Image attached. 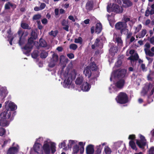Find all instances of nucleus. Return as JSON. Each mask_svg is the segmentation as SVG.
<instances>
[{"label": "nucleus", "mask_w": 154, "mask_h": 154, "mask_svg": "<svg viewBox=\"0 0 154 154\" xmlns=\"http://www.w3.org/2000/svg\"><path fill=\"white\" fill-rule=\"evenodd\" d=\"M117 103L120 104H125L129 102V98L127 94L124 92L119 93L115 98Z\"/></svg>", "instance_id": "nucleus-2"}, {"label": "nucleus", "mask_w": 154, "mask_h": 154, "mask_svg": "<svg viewBox=\"0 0 154 154\" xmlns=\"http://www.w3.org/2000/svg\"><path fill=\"white\" fill-rule=\"evenodd\" d=\"M127 33V39H129L130 38H131L132 36V32H129L128 33V32H126Z\"/></svg>", "instance_id": "nucleus-62"}, {"label": "nucleus", "mask_w": 154, "mask_h": 154, "mask_svg": "<svg viewBox=\"0 0 154 154\" xmlns=\"http://www.w3.org/2000/svg\"><path fill=\"white\" fill-rule=\"evenodd\" d=\"M78 46L77 45L74 44H72L69 45V48L73 50H75L77 48Z\"/></svg>", "instance_id": "nucleus-45"}, {"label": "nucleus", "mask_w": 154, "mask_h": 154, "mask_svg": "<svg viewBox=\"0 0 154 154\" xmlns=\"http://www.w3.org/2000/svg\"><path fill=\"white\" fill-rule=\"evenodd\" d=\"M6 133L5 129L2 127H0V136H3Z\"/></svg>", "instance_id": "nucleus-36"}, {"label": "nucleus", "mask_w": 154, "mask_h": 154, "mask_svg": "<svg viewBox=\"0 0 154 154\" xmlns=\"http://www.w3.org/2000/svg\"><path fill=\"white\" fill-rule=\"evenodd\" d=\"M107 11L108 12H113L116 14L122 13L123 11V8L118 5L113 4L111 6V4L108 5L107 7Z\"/></svg>", "instance_id": "nucleus-5"}, {"label": "nucleus", "mask_w": 154, "mask_h": 154, "mask_svg": "<svg viewBox=\"0 0 154 154\" xmlns=\"http://www.w3.org/2000/svg\"><path fill=\"white\" fill-rule=\"evenodd\" d=\"M21 27L24 29H28L29 25L26 23H22L21 24Z\"/></svg>", "instance_id": "nucleus-48"}, {"label": "nucleus", "mask_w": 154, "mask_h": 154, "mask_svg": "<svg viewBox=\"0 0 154 154\" xmlns=\"http://www.w3.org/2000/svg\"><path fill=\"white\" fill-rule=\"evenodd\" d=\"M41 21L42 23L44 25H46L48 23V22L47 20L45 18L43 19Z\"/></svg>", "instance_id": "nucleus-59"}, {"label": "nucleus", "mask_w": 154, "mask_h": 154, "mask_svg": "<svg viewBox=\"0 0 154 154\" xmlns=\"http://www.w3.org/2000/svg\"><path fill=\"white\" fill-rule=\"evenodd\" d=\"M8 107L11 109L10 111H14L17 109V106L13 103H9L8 104Z\"/></svg>", "instance_id": "nucleus-25"}, {"label": "nucleus", "mask_w": 154, "mask_h": 154, "mask_svg": "<svg viewBox=\"0 0 154 154\" xmlns=\"http://www.w3.org/2000/svg\"><path fill=\"white\" fill-rule=\"evenodd\" d=\"M8 121L2 119L0 120V126L2 127H5L8 126Z\"/></svg>", "instance_id": "nucleus-27"}, {"label": "nucleus", "mask_w": 154, "mask_h": 154, "mask_svg": "<svg viewBox=\"0 0 154 154\" xmlns=\"http://www.w3.org/2000/svg\"><path fill=\"white\" fill-rule=\"evenodd\" d=\"M149 8L148 7L145 11V15L146 17H148L149 16Z\"/></svg>", "instance_id": "nucleus-57"}, {"label": "nucleus", "mask_w": 154, "mask_h": 154, "mask_svg": "<svg viewBox=\"0 0 154 154\" xmlns=\"http://www.w3.org/2000/svg\"><path fill=\"white\" fill-rule=\"evenodd\" d=\"M94 3L92 1H88L86 4L85 8L87 10L90 11L93 8Z\"/></svg>", "instance_id": "nucleus-17"}, {"label": "nucleus", "mask_w": 154, "mask_h": 154, "mask_svg": "<svg viewBox=\"0 0 154 154\" xmlns=\"http://www.w3.org/2000/svg\"><path fill=\"white\" fill-rule=\"evenodd\" d=\"M32 57L34 59H36L38 56V51H34L31 54Z\"/></svg>", "instance_id": "nucleus-40"}, {"label": "nucleus", "mask_w": 154, "mask_h": 154, "mask_svg": "<svg viewBox=\"0 0 154 154\" xmlns=\"http://www.w3.org/2000/svg\"><path fill=\"white\" fill-rule=\"evenodd\" d=\"M72 80V75L70 74H67V77L64 81V84H65V87L69 88L71 83Z\"/></svg>", "instance_id": "nucleus-10"}, {"label": "nucleus", "mask_w": 154, "mask_h": 154, "mask_svg": "<svg viewBox=\"0 0 154 154\" xmlns=\"http://www.w3.org/2000/svg\"><path fill=\"white\" fill-rule=\"evenodd\" d=\"M41 17V15L40 14H37L34 15L32 17L33 20H36L40 19Z\"/></svg>", "instance_id": "nucleus-42"}, {"label": "nucleus", "mask_w": 154, "mask_h": 154, "mask_svg": "<svg viewBox=\"0 0 154 154\" xmlns=\"http://www.w3.org/2000/svg\"><path fill=\"white\" fill-rule=\"evenodd\" d=\"M11 37V36L9 35L8 36V41H9V43L11 45H12V42L14 39V37H11L10 40H9V39H10Z\"/></svg>", "instance_id": "nucleus-50"}, {"label": "nucleus", "mask_w": 154, "mask_h": 154, "mask_svg": "<svg viewBox=\"0 0 154 154\" xmlns=\"http://www.w3.org/2000/svg\"><path fill=\"white\" fill-rule=\"evenodd\" d=\"M77 141L75 140H69L68 144V149H71L72 146L74 145H77Z\"/></svg>", "instance_id": "nucleus-24"}, {"label": "nucleus", "mask_w": 154, "mask_h": 154, "mask_svg": "<svg viewBox=\"0 0 154 154\" xmlns=\"http://www.w3.org/2000/svg\"><path fill=\"white\" fill-rule=\"evenodd\" d=\"M48 55V53L44 51H42L40 54V57L42 58H45Z\"/></svg>", "instance_id": "nucleus-35"}, {"label": "nucleus", "mask_w": 154, "mask_h": 154, "mask_svg": "<svg viewBox=\"0 0 154 154\" xmlns=\"http://www.w3.org/2000/svg\"><path fill=\"white\" fill-rule=\"evenodd\" d=\"M129 145L132 149L136 151L137 150V148L133 140L130 141L129 142Z\"/></svg>", "instance_id": "nucleus-28"}, {"label": "nucleus", "mask_w": 154, "mask_h": 154, "mask_svg": "<svg viewBox=\"0 0 154 154\" xmlns=\"http://www.w3.org/2000/svg\"><path fill=\"white\" fill-rule=\"evenodd\" d=\"M115 29L118 31H119L121 35L125 34L126 32H129V30L127 28V23L123 22H119L117 23L115 25Z\"/></svg>", "instance_id": "nucleus-4"}, {"label": "nucleus", "mask_w": 154, "mask_h": 154, "mask_svg": "<svg viewBox=\"0 0 154 154\" xmlns=\"http://www.w3.org/2000/svg\"><path fill=\"white\" fill-rule=\"evenodd\" d=\"M125 83V82L124 79H120L116 82L115 85L117 88H121L123 87Z\"/></svg>", "instance_id": "nucleus-18"}, {"label": "nucleus", "mask_w": 154, "mask_h": 154, "mask_svg": "<svg viewBox=\"0 0 154 154\" xmlns=\"http://www.w3.org/2000/svg\"><path fill=\"white\" fill-rule=\"evenodd\" d=\"M34 38L31 37L28 39L27 43L22 48L23 53L27 56L29 55V53L33 48L34 43Z\"/></svg>", "instance_id": "nucleus-1"}, {"label": "nucleus", "mask_w": 154, "mask_h": 154, "mask_svg": "<svg viewBox=\"0 0 154 154\" xmlns=\"http://www.w3.org/2000/svg\"><path fill=\"white\" fill-rule=\"evenodd\" d=\"M41 144L39 143H35L33 146V149L35 152L38 154H43V151L40 148Z\"/></svg>", "instance_id": "nucleus-12"}, {"label": "nucleus", "mask_w": 154, "mask_h": 154, "mask_svg": "<svg viewBox=\"0 0 154 154\" xmlns=\"http://www.w3.org/2000/svg\"><path fill=\"white\" fill-rule=\"evenodd\" d=\"M11 115V111L9 110H5L2 112L0 114V116L3 119H9Z\"/></svg>", "instance_id": "nucleus-11"}, {"label": "nucleus", "mask_w": 154, "mask_h": 154, "mask_svg": "<svg viewBox=\"0 0 154 154\" xmlns=\"http://www.w3.org/2000/svg\"><path fill=\"white\" fill-rule=\"evenodd\" d=\"M42 148L45 154H50L51 151L54 154L56 151V144L54 143H52L50 145L48 143H44Z\"/></svg>", "instance_id": "nucleus-3"}, {"label": "nucleus", "mask_w": 154, "mask_h": 154, "mask_svg": "<svg viewBox=\"0 0 154 154\" xmlns=\"http://www.w3.org/2000/svg\"><path fill=\"white\" fill-rule=\"evenodd\" d=\"M127 73L126 70L123 69L120 70H117L114 72V75L115 77L120 78L124 77Z\"/></svg>", "instance_id": "nucleus-7"}, {"label": "nucleus", "mask_w": 154, "mask_h": 154, "mask_svg": "<svg viewBox=\"0 0 154 154\" xmlns=\"http://www.w3.org/2000/svg\"><path fill=\"white\" fill-rule=\"evenodd\" d=\"M8 92L6 87H2L0 88V96L2 99L5 98L7 95Z\"/></svg>", "instance_id": "nucleus-13"}, {"label": "nucleus", "mask_w": 154, "mask_h": 154, "mask_svg": "<svg viewBox=\"0 0 154 154\" xmlns=\"http://www.w3.org/2000/svg\"><path fill=\"white\" fill-rule=\"evenodd\" d=\"M142 25L140 24L138 25L137 27L135 28V33L138 32L141 29Z\"/></svg>", "instance_id": "nucleus-46"}, {"label": "nucleus", "mask_w": 154, "mask_h": 154, "mask_svg": "<svg viewBox=\"0 0 154 154\" xmlns=\"http://www.w3.org/2000/svg\"><path fill=\"white\" fill-rule=\"evenodd\" d=\"M83 39L81 37H79L78 38L75 39L74 42L76 43H79L81 44L82 43Z\"/></svg>", "instance_id": "nucleus-34"}, {"label": "nucleus", "mask_w": 154, "mask_h": 154, "mask_svg": "<svg viewBox=\"0 0 154 154\" xmlns=\"http://www.w3.org/2000/svg\"><path fill=\"white\" fill-rule=\"evenodd\" d=\"M58 32L57 30H56L54 31L52 30L51 32H49V34L50 35H52L55 37L57 36Z\"/></svg>", "instance_id": "nucleus-39"}, {"label": "nucleus", "mask_w": 154, "mask_h": 154, "mask_svg": "<svg viewBox=\"0 0 154 154\" xmlns=\"http://www.w3.org/2000/svg\"><path fill=\"white\" fill-rule=\"evenodd\" d=\"M19 149L18 145L16 146L11 147L8 150L7 154H17L19 151Z\"/></svg>", "instance_id": "nucleus-9"}, {"label": "nucleus", "mask_w": 154, "mask_h": 154, "mask_svg": "<svg viewBox=\"0 0 154 154\" xmlns=\"http://www.w3.org/2000/svg\"><path fill=\"white\" fill-rule=\"evenodd\" d=\"M140 140H136V143L138 147L143 149L146 143V140L145 137L141 134L140 135Z\"/></svg>", "instance_id": "nucleus-6"}, {"label": "nucleus", "mask_w": 154, "mask_h": 154, "mask_svg": "<svg viewBox=\"0 0 154 154\" xmlns=\"http://www.w3.org/2000/svg\"><path fill=\"white\" fill-rule=\"evenodd\" d=\"M140 67L143 71L144 72L146 71V69L145 65L144 64L142 63Z\"/></svg>", "instance_id": "nucleus-53"}, {"label": "nucleus", "mask_w": 154, "mask_h": 154, "mask_svg": "<svg viewBox=\"0 0 154 154\" xmlns=\"http://www.w3.org/2000/svg\"><path fill=\"white\" fill-rule=\"evenodd\" d=\"M139 58V56L137 53H135L134 55H131L128 58V59L130 60L131 62H134L138 60Z\"/></svg>", "instance_id": "nucleus-20"}, {"label": "nucleus", "mask_w": 154, "mask_h": 154, "mask_svg": "<svg viewBox=\"0 0 154 154\" xmlns=\"http://www.w3.org/2000/svg\"><path fill=\"white\" fill-rule=\"evenodd\" d=\"M124 23H126L130 21V19L128 17H125L124 18Z\"/></svg>", "instance_id": "nucleus-61"}, {"label": "nucleus", "mask_w": 154, "mask_h": 154, "mask_svg": "<svg viewBox=\"0 0 154 154\" xmlns=\"http://www.w3.org/2000/svg\"><path fill=\"white\" fill-rule=\"evenodd\" d=\"M89 68L92 71H96L97 69L96 65L94 62L90 64Z\"/></svg>", "instance_id": "nucleus-31"}, {"label": "nucleus", "mask_w": 154, "mask_h": 154, "mask_svg": "<svg viewBox=\"0 0 154 154\" xmlns=\"http://www.w3.org/2000/svg\"><path fill=\"white\" fill-rule=\"evenodd\" d=\"M68 22L66 20L63 19L61 22V24L62 26H64L68 24Z\"/></svg>", "instance_id": "nucleus-52"}, {"label": "nucleus", "mask_w": 154, "mask_h": 154, "mask_svg": "<svg viewBox=\"0 0 154 154\" xmlns=\"http://www.w3.org/2000/svg\"><path fill=\"white\" fill-rule=\"evenodd\" d=\"M96 150L95 151V154H100L101 152L103 147L101 145L97 146H96Z\"/></svg>", "instance_id": "nucleus-29"}, {"label": "nucleus", "mask_w": 154, "mask_h": 154, "mask_svg": "<svg viewBox=\"0 0 154 154\" xmlns=\"http://www.w3.org/2000/svg\"><path fill=\"white\" fill-rule=\"evenodd\" d=\"M23 35V33H22L20 37L19 40L18 42V43L19 45L21 46L24 43V40L22 38V36Z\"/></svg>", "instance_id": "nucleus-43"}, {"label": "nucleus", "mask_w": 154, "mask_h": 154, "mask_svg": "<svg viewBox=\"0 0 154 154\" xmlns=\"http://www.w3.org/2000/svg\"><path fill=\"white\" fill-rule=\"evenodd\" d=\"M56 63V62L51 60V61L48 64V66L49 67L51 68L53 67L55 65Z\"/></svg>", "instance_id": "nucleus-47"}, {"label": "nucleus", "mask_w": 154, "mask_h": 154, "mask_svg": "<svg viewBox=\"0 0 154 154\" xmlns=\"http://www.w3.org/2000/svg\"><path fill=\"white\" fill-rule=\"evenodd\" d=\"M97 80V77L94 76L93 77H92L89 80V82L92 84H94L95 82V80Z\"/></svg>", "instance_id": "nucleus-44"}, {"label": "nucleus", "mask_w": 154, "mask_h": 154, "mask_svg": "<svg viewBox=\"0 0 154 154\" xmlns=\"http://www.w3.org/2000/svg\"><path fill=\"white\" fill-rule=\"evenodd\" d=\"M84 78L82 76L78 77L75 81V84L78 85H80L84 82Z\"/></svg>", "instance_id": "nucleus-22"}, {"label": "nucleus", "mask_w": 154, "mask_h": 154, "mask_svg": "<svg viewBox=\"0 0 154 154\" xmlns=\"http://www.w3.org/2000/svg\"><path fill=\"white\" fill-rule=\"evenodd\" d=\"M149 42L151 44L154 45V37L153 36L150 38Z\"/></svg>", "instance_id": "nucleus-64"}, {"label": "nucleus", "mask_w": 154, "mask_h": 154, "mask_svg": "<svg viewBox=\"0 0 154 154\" xmlns=\"http://www.w3.org/2000/svg\"><path fill=\"white\" fill-rule=\"evenodd\" d=\"M10 7L13 9H14L16 8L17 6L16 5L8 2L5 4V8L6 9H9L10 8Z\"/></svg>", "instance_id": "nucleus-19"}, {"label": "nucleus", "mask_w": 154, "mask_h": 154, "mask_svg": "<svg viewBox=\"0 0 154 154\" xmlns=\"http://www.w3.org/2000/svg\"><path fill=\"white\" fill-rule=\"evenodd\" d=\"M149 154H154V147H151L149 151Z\"/></svg>", "instance_id": "nucleus-58"}, {"label": "nucleus", "mask_w": 154, "mask_h": 154, "mask_svg": "<svg viewBox=\"0 0 154 154\" xmlns=\"http://www.w3.org/2000/svg\"><path fill=\"white\" fill-rule=\"evenodd\" d=\"M83 74L86 77H88V78H90L91 77V72L89 68V66H87L85 68L83 71Z\"/></svg>", "instance_id": "nucleus-16"}, {"label": "nucleus", "mask_w": 154, "mask_h": 154, "mask_svg": "<svg viewBox=\"0 0 154 154\" xmlns=\"http://www.w3.org/2000/svg\"><path fill=\"white\" fill-rule=\"evenodd\" d=\"M31 35V37L34 38V40H35L37 37V34L34 30H32Z\"/></svg>", "instance_id": "nucleus-38"}, {"label": "nucleus", "mask_w": 154, "mask_h": 154, "mask_svg": "<svg viewBox=\"0 0 154 154\" xmlns=\"http://www.w3.org/2000/svg\"><path fill=\"white\" fill-rule=\"evenodd\" d=\"M104 151L106 154H111L112 152L111 149L108 146L105 147Z\"/></svg>", "instance_id": "nucleus-37"}, {"label": "nucleus", "mask_w": 154, "mask_h": 154, "mask_svg": "<svg viewBox=\"0 0 154 154\" xmlns=\"http://www.w3.org/2000/svg\"><path fill=\"white\" fill-rule=\"evenodd\" d=\"M91 85L87 82H84L80 86L81 90L83 91H88L90 90Z\"/></svg>", "instance_id": "nucleus-14"}, {"label": "nucleus", "mask_w": 154, "mask_h": 154, "mask_svg": "<svg viewBox=\"0 0 154 154\" xmlns=\"http://www.w3.org/2000/svg\"><path fill=\"white\" fill-rule=\"evenodd\" d=\"M51 60L56 63L58 60V55L57 54H53L52 56V59Z\"/></svg>", "instance_id": "nucleus-41"}, {"label": "nucleus", "mask_w": 154, "mask_h": 154, "mask_svg": "<svg viewBox=\"0 0 154 154\" xmlns=\"http://www.w3.org/2000/svg\"><path fill=\"white\" fill-rule=\"evenodd\" d=\"M146 33L147 31L146 29H143L138 35V37L140 38L143 37L146 34Z\"/></svg>", "instance_id": "nucleus-30"}, {"label": "nucleus", "mask_w": 154, "mask_h": 154, "mask_svg": "<svg viewBox=\"0 0 154 154\" xmlns=\"http://www.w3.org/2000/svg\"><path fill=\"white\" fill-rule=\"evenodd\" d=\"M65 59V57L64 55H62L60 56L59 58L60 63H62L63 62V60Z\"/></svg>", "instance_id": "nucleus-51"}, {"label": "nucleus", "mask_w": 154, "mask_h": 154, "mask_svg": "<svg viewBox=\"0 0 154 154\" xmlns=\"http://www.w3.org/2000/svg\"><path fill=\"white\" fill-rule=\"evenodd\" d=\"M45 6L46 4L45 3H42L40 5L39 7L42 10L43 9L45 8Z\"/></svg>", "instance_id": "nucleus-60"}, {"label": "nucleus", "mask_w": 154, "mask_h": 154, "mask_svg": "<svg viewBox=\"0 0 154 154\" xmlns=\"http://www.w3.org/2000/svg\"><path fill=\"white\" fill-rule=\"evenodd\" d=\"M67 56L70 59H72L74 58V55L72 53H69L67 54Z\"/></svg>", "instance_id": "nucleus-55"}, {"label": "nucleus", "mask_w": 154, "mask_h": 154, "mask_svg": "<svg viewBox=\"0 0 154 154\" xmlns=\"http://www.w3.org/2000/svg\"><path fill=\"white\" fill-rule=\"evenodd\" d=\"M148 90H149L150 89H151L152 90L149 94L150 96L152 95L153 94L154 92V87L153 86V85L151 83H149L148 86Z\"/></svg>", "instance_id": "nucleus-32"}, {"label": "nucleus", "mask_w": 154, "mask_h": 154, "mask_svg": "<svg viewBox=\"0 0 154 154\" xmlns=\"http://www.w3.org/2000/svg\"><path fill=\"white\" fill-rule=\"evenodd\" d=\"M123 1L124 6L125 8L130 7L133 5L132 2L129 0H123Z\"/></svg>", "instance_id": "nucleus-23"}, {"label": "nucleus", "mask_w": 154, "mask_h": 154, "mask_svg": "<svg viewBox=\"0 0 154 154\" xmlns=\"http://www.w3.org/2000/svg\"><path fill=\"white\" fill-rule=\"evenodd\" d=\"M135 138V136L134 134L130 135L128 137V139L131 140H134Z\"/></svg>", "instance_id": "nucleus-54"}, {"label": "nucleus", "mask_w": 154, "mask_h": 154, "mask_svg": "<svg viewBox=\"0 0 154 154\" xmlns=\"http://www.w3.org/2000/svg\"><path fill=\"white\" fill-rule=\"evenodd\" d=\"M65 142L64 141L63 142L60 143V144L59 145V147L60 148H63L65 146Z\"/></svg>", "instance_id": "nucleus-56"}, {"label": "nucleus", "mask_w": 154, "mask_h": 154, "mask_svg": "<svg viewBox=\"0 0 154 154\" xmlns=\"http://www.w3.org/2000/svg\"><path fill=\"white\" fill-rule=\"evenodd\" d=\"M79 151V147L77 145H74L73 148V153L77 154Z\"/></svg>", "instance_id": "nucleus-33"}, {"label": "nucleus", "mask_w": 154, "mask_h": 154, "mask_svg": "<svg viewBox=\"0 0 154 154\" xmlns=\"http://www.w3.org/2000/svg\"><path fill=\"white\" fill-rule=\"evenodd\" d=\"M102 29V25L100 23H97L96 25L95 32L97 34H99Z\"/></svg>", "instance_id": "nucleus-21"}, {"label": "nucleus", "mask_w": 154, "mask_h": 154, "mask_svg": "<svg viewBox=\"0 0 154 154\" xmlns=\"http://www.w3.org/2000/svg\"><path fill=\"white\" fill-rule=\"evenodd\" d=\"M144 51L145 54L146 56H148L150 57H153L154 56V53L152 52L149 49L150 47V45L148 42H146L144 45Z\"/></svg>", "instance_id": "nucleus-8"}, {"label": "nucleus", "mask_w": 154, "mask_h": 154, "mask_svg": "<svg viewBox=\"0 0 154 154\" xmlns=\"http://www.w3.org/2000/svg\"><path fill=\"white\" fill-rule=\"evenodd\" d=\"M39 42V46L41 47H45L47 45V42L44 39L42 38H41L40 39Z\"/></svg>", "instance_id": "nucleus-26"}, {"label": "nucleus", "mask_w": 154, "mask_h": 154, "mask_svg": "<svg viewBox=\"0 0 154 154\" xmlns=\"http://www.w3.org/2000/svg\"><path fill=\"white\" fill-rule=\"evenodd\" d=\"M86 151L87 154H93L94 151V146L92 144L88 145L86 148Z\"/></svg>", "instance_id": "nucleus-15"}, {"label": "nucleus", "mask_w": 154, "mask_h": 154, "mask_svg": "<svg viewBox=\"0 0 154 154\" xmlns=\"http://www.w3.org/2000/svg\"><path fill=\"white\" fill-rule=\"evenodd\" d=\"M116 41L118 44L120 45L122 44V41L121 39V38L119 37H117L116 38Z\"/></svg>", "instance_id": "nucleus-49"}, {"label": "nucleus", "mask_w": 154, "mask_h": 154, "mask_svg": "<svg viewBox=\"0 0 154 154\" xmlns=\"http://www.w3.org/2000/svg\"><path fill=\"white\" fill-rule=\"evenodd\" d=\"M64 26H65L63 27V29L66 31H69V26L67 24L66 25Z\"/></svg>", "instance_id": "nucleus-63"}]
</instances>
